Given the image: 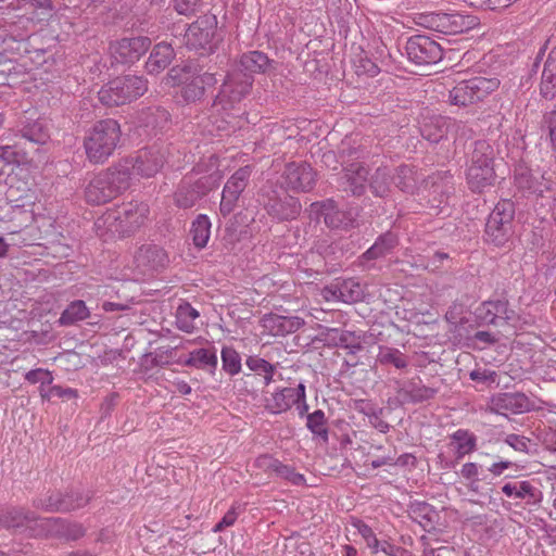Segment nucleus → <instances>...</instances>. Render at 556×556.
Wrapping results in <instances>:
<instances>
[{
  "instance_id": "f257e3e1",
  "label": "nucleus",
  "mask_w": 556,
  "mask_h": 556,
  "mask_svg": "<svg viewBox=\"0 0 556 556\" xmlns=\"http://www.w3.org/2000/svg\"><path fill=\"white\" fill-rule=\"evenodd\" d=\"M61 518H42L24 507L0 509V527L27 536H50L60 532Z\"/></svg>"
},
{
  "instance_id": "f03ea898",
  "label": "nucleus",
  "mask_w": 556,
  "mask_h": 556,
  "mask_svg": "<svg viewBox=\"0 0 556 556\" xmlns=\"http://www.w3.org/2000/svg\"><path fill=\"white\" fill-rule=\"evenodd\" d=\"M121 136V126L116 119L105 118L94 123L84 138L88 161L92 164L105 163L116 150Z\"/></svg>"
},
{
  "instance_id": "7ed1b4c3",
  "label": "nucleus",
  "mask_w": 556,
  "mask_h": 556,
  "mask_svg": "<svg viewBox=\"0 0 556 556\" xmlns=\"http://www.w3.org/2000/svg\"><path fill=\"white\" fill-rule=\"evenodd\" d=\"M130 187L127 164L116 163L92 178L85 189L86 201L101 205L115 199Z\"/></svg>"
},
{
  "instance_id": "20e7f679",
  "label": "nucleus",
  "mask_w": 556,
  "mask_h": 556,
  "mask_svg": "<svg viewBox=\"0 0 556 556\" xmlns=\"http://www.w3.org/2000/svg\"><path fill=\"white\" fill-rule=\"evenodd\" d=\"M149 207L144 203L128 202L108 210L101 215L96 226L105 228L112 235L126 237L139 229L148 217Z\"/></svg>"
},
{
  "instance_id": "39448f33",
  "label": "nucleus",
  "mask_w": 556,
  "mask_h": 556,
  "mask_svg": "<svg viewBox=\"0 0 556 556\" xmlns=\"http://www.w3.org/2000/svg\"><path fill=\"white\" fill-rule=\"evenodd\" d=\"M515 203L511 200H502L490 213L483 239L486 244L500 249H510L515 235Z\"/></svg>"
},
{
  "instance_id": "423d86ee",
  "label": "nucleus",
  "mask_w": 556,
  "mask_h": 556,
  "mask_svg": "<svg viewBox=\"0 0 556 556\" xmlns=\"http://www.w3.org/2000/svg\"><path fill=\"white\" fill-rule=\"evenodd\" d=\"M148 81L142 76L124 75L110 80L98 92L99 100L106 106L130 103L143 96Z\"/></svg>"
},
{
  "instance_id": "0eeeda50",
  "label": "nucleus",
  "mask_w": 556,
  "mask_h": 556,
  "mask_svg": "<svg viewBox=\"0 0 556 556\" xmlns=\"http://www.w3.org/2000/svg\"><path fill=\"white\" fill-rule=\"evenodd\" d=\"M460 50L463 48H444L441 43L424 35L410 37L405 45L408 60L416 66L425 67L439 63L444 56L454 60L456 59V52Z\"/></svg>"
},
{
  "instance_id": "6e6552de",
  "label": "nucleus",
  "mask_w": 556,
  "mask_h": 556,
  "mask_svg": "<svg viewBox=\"0 0 556 556\" xmlns=\"http://www.w3.org/2000/svg\"><path fill=\"white\" fill-rule=\"evenodd\" d=\"M496 77L477 76L459 81L448 92V102L453 105L465 108L485 100L500 87Z\"/></svg>"
},
{
  "instance_id": "1a4fd4ad",
  "label": "nucleus",
  "mask_w": 556,
  "mask_h": 556,
  "mask_svg": "<svg viewBox=\"0 0 556 556\" xmlns=\"http://www.w3.org/2000/svg\"><path fill=\"white\" fill-rule=\"evenodd\" d=\"M417 24L442 34L467 33L480 25L478 16L460 12H427L417 17Z\"/></svg>"
},
{
  "instance_id": "9d476101",
  "label": "nucleus",
  "mask_w": 556,
  "mask_h": 556,
  "mask_svg": "<svg viewBox=\"0 0 556 556\" xmlns=\"http://www.w3.org/2000/svg\"><path fill=\"white\" fill-rule=\"evenodd\" d=\"M218 174L205 175L195 178L192 175L185 176L174 192V203L179 208H191L219 185Z\"/></svg>"
},
{
  "instance_id": "9b49d317",
  "label": "nucleus",
  "mask_w": 556,
  "mask_h": 556,
  "mask_svg": "<svg viewBox=\"0 0 556 556\" xmlns=\"http://www.w3.org/2000/svg\"><path fill=\"white\" fill-rule=\"evenodd\" d=\"M216 33V16L204 14L187 28L184 36L185 45L189 50H194L201 55L211 54L217 48Z\"/></svg>"
},
{
  "instance_id": "f8f14e48",
  "label": "nucleus",
  "mask_w": 556,
  "mask_h": 556,
  "mask_svg": "<svg viewBox=\"0 0 556 556\" xmlns=\"http://www.w3.org/2000/svg\"><path fill=\"white\" fill-rule=\"evenodd\" d=\"M253 81L254 77L251 74L231 70L226 75L212 106H219L224 111L233 109L251 92Z\"/></svg>"
},
{
  "instance_id": "ddd939ff",
  "label": "nucleus",
  "mask_w": 556,
  "mask_h": 556,
  "mask_svg": "<svg viewBox=\"0 0 556 556\" xmlns=\"http://www.w3.org/2000/svg\"><path fill=\"white\" fill-rule=\"evenodd\" d=\"M261 197L267 214L279 222L293 220L301 213L299 199L290 195L282 187L265 189Z\"/></svg>"
},
{
  "instance_id": "4468645a",
  "label": "nucleus",
  "mask_w": 556,
  "mask_h": 556,
  "mask_svg": "<svg viewBox=\"0 0 556 556\" xmlns=\"http://www.w3.org/2000/svg\"><path fill=\"white\" fill-rule=\"evenodd\" d=\"M514 178L517 190L523 197L534 199L552 197L555 182L551 177H546L545 173L526 165H518L515 168Z\"/></svg>"
},
{
  "instance_id": "2eb2a0df",
  "label": "nucleus",
  "mask_w": 556,
  "mask_h": 556,
  "mask_svg": "<svg viewBox=\"0 0 556 556\" xmlns=\"http://www.w3.org/2000/svg\"><path fill=\"white\" fill-rule=\"evenodd\" d=\"M165 162V153L157 146L148 147L138 151L135 157L119 160L117 163L127 164L129 180L131 175L152 177L160 172Z\"/></svg>"
},
{
  "instance_id": "dca6fc26",
  "label": "nucleus",
  "mask_w": 556,
  "mask_h": 556,
  "mask_svg": "<svg viewBox=\"0 0 556 556\" xmlns=\"http://www.w3.org/2000/svg\"><path fill=\"white\" fill-rule=\"evenodd\" d=\"M476 321L479 326L515 325L517 313L509 307L505 299L482 302L475 311Z\"/></svg>"
},
{
  "instance_id": "f3484780",
  "label": "nucleus",
  "mask_w": 556,
  "mask_h": 556,
  "mask_svg": "<svg viewBox=\"0 0 556 556\" xmlns=\"http://www.w3.org/2000/svg\"><path fill=\"white\" fill-rule=\"evenodd\" d=\"M317 174L305 162H291L285 166L280 177V187L294 192H309L316 185Z\"/></svg>"
},
{
  "instance_id": "a211bd4d",
  "label": "nucleus",
  "mask_w": 556,
  "mask_h": 556,
  "mask_svg": "<svg viewBox=\"0 0 556 556\" xmlns=\"http://www.w3.org/2000/svg\"><path fill=\"white\" fill-rule=\"evenodd\" d=\"M252 167L247 165L238 168L227 180L222 192L219 212L225 217L237 207L239 198L248 187Z\"/></svg>"
},
{
  "instance_id": "6ab92c4d",
  "label": "nucleus",
  "mask_w": 556,
  "mask_h": 556,
  "mask_svg": "<svg viewBox=\"0 0 556 556\" xmlns=\"http://www.w3.org/2000/svg\"><path fill=\"white\" fill-rule=\"evenodd\" d=\"M534 408V402L522 392H500L490 397L486 409L493 414L507 416L522 414Z\"/></svg>"
},
{
  "instance_id": "aec40b11",
  "label": "nucleus",
  "mask_w": 556,
  "mask_h": 556,
  "mask_svg": "<svg viewBox=\"0 0 556 556\" xmlns=\"http://www.w3.org/2000/svg\"><path fill=\"white\" fill-rule=\"evenodd\" d=\"M369 170L359 162H351L343 166L337 175L336 182L340 191L348 195L361 197L366 191Z\"/></svg>"
},
{
  "instance_id": "412c9836",
  "label": "nucleus",
  "mask_w": 556,
  "mask_h": 556,
  "mask_svg": "<svg viewBox=\"0 0 556 556\" xmlns=\"http://www.w3.org/2000/svg\"><path fill=\"white\" fill-rule=\"evenodd\" d=\"M439 389L421 383L419 377L395 381V399L400 405L420 404L435 397Z\"/></svg>"
},
{
  "instance_id": "4be33fe9",
  "label": "nucleus",
  "mask_w": 556,
  "mask_h": 556,
  "mask_svg": "<svg viewBox=\"0 0 556 556\" xmlns=\"http://www.w3.org/2000/svg\"><path fill=\"white\" fill-rule=\"evenodd\" d=\"M151 46V39L147 36L122 38L111 43V53L116 62L134 64L146 54Z\"/></svg>"
},
{
  "instance_id": "5701e85b",
  "label": "nucleus",
  "mask_w": 556,
  "mask_h": 556,
  "mask_svg": "<svg viewBox=\"0 0 556 556\" xmlns=\"http://www.w3.org/2000/svg\"><path fill=\"white\" fill-rule=\"evenodd\" d=\"M450 172L433 174L424 180L421 192L424 199H428L431 207H439L444 203L453 191Z\"/></svg>"
},
{
  "instance_id": "b1692460",
  "label": "nucleus",
  "mask_w": 556,
  "mask_h": 556,
  "mask_svg": "<svg viewBox=\"0 0 556 556\" xmlns=\"http://www.w3.org/2000/svg\"><path fill=\"white\" fill-rule=\"evenodd\" d=\"M186 73H192L191 77H186L181 80V97L186 102H197L201 100L206 91V88L214 87L217 84L215 74L204 72L197 74L192 72L190 65L184 67Z\"/></svg>"
},
{
  "instance_id": "393cba45",
  "label": "nucleus",
  "mask_w": 556,
  "mask_h": 556,
  "mask_svg": "<svg viewBox=\"0 0 556 556\" xmlns=\"http://www.w3.org/2000/svg\"><path fill=\"white\" fill-rule=\"evenodd\" d=\"M501 490L507 497L523 501L530 507H539L543 501V492L535 480L507 481Z\"/></svg>"
},
{
  "instance_id": "a878e982",
  "label": "nucleus",
  "mask_w": 556,
  "mask_h": 556,
  "mask_svg": "<svg viewBox=\"0 0 556 556\" xmlns=\"http://www.w3.org/2000/svg\"><path fill=\"white\" fill-rule=\"evenodd\" d=\"M311 207L313 212L324 218L325 224L331 229H350L354 227L352 214L339 210L336 202L331 199L314 202Z\"/></svg>"
},
{
  "instance_id": "bb28decb",
  "label": "nucleus",
  "mask_w": 556,
  "mask_h": 556,
  "mask_svg": "<svg viewBox=\"0 0 556 556\" xmlns=\"http://www.w3.org/2000/svg\"><path fill=\"white\" fill-rule=\"evenodd\" d=\"M245 365L253 374H244L242 377L243 383L245 387L247 393H252L255 391L253 381L256 380V376H261L263 378V384L269 386L274 381V375L276 372V366L270 364L266 359L262 358L258 355H250L245 359Z\"/></svg>"
},
{
  "instance_id": "cd10ccee",
  "label": "nucleus",
  "mask_w": 556,
  "mask_h": 556,
  "mask_svg": "<svg viewBox=\"0 0 556 556\" xmlns=\"http://www.w3.org/2000/svg\"><path fill=\"white\" fill-rule=\"evenodd\" d=\"M304 320L298 316L267 314L262 318L263 328L271 336H286L298 331Z\"/></svg>"
},
{
  "instance_id": "c85d7f7f",
  "label": "nucleus",
  "mask_w": 556,
  "mask_h": 556,
  "mask_svg": "<svg viewBox=\"0 0 556 556\" xmlns=\"http://www.w3.org/2000/svg\"><path fill=\"white\" fill-rule=\"evenodd\" d=\"M305 397V386L299 383L295 388H283L271 394L267 400L266 408L273 414H280L291 408L294 403Z\"/></svg>"
},
{
  "instance_id": "c756f323",
  "label": "nucleus",
  "mask_w": 556,
  "mask_h": 556,
  "mask_svg": "<svg viewBox=\"0 0 556 556\" xmlns=\"http://www.w3.org/2000/svg\"><path fill=\"white\" fill-rule=\"evenodd\" d=\"M136 263L146 270H160L169 264V257L166 251L154 244L142 245L136 256Z\"/></svg>"
},
{
  "instance_id": "7c9ffc66",
  "label": "nucleus",
  "mask_w": 556,
  "mask_h": 556,
  "mask_svg": "<svg viewBox=\"0 0 556 556\" xmlns=\"http://www.w3.org/2000/svg\"><path fill=\"white\" fill-rule=\"evenodd\" d=\"M17 141H22L24 147L29 151H37L35 146L46 144L50 138L47 127L40 121H33L25 124L17 132L14 134Z\"/></svg>"
},
{
  "instance_id": "2f4dec72",
  "label": "nucleus",
  "mask_w": 556,
  "mask_h": 556,
  "mask_svg": "<svg viewBox=\"0 0 556 556\" xmlns=\"http://www.w3.org/2000/svg\"><path fill=\"white\" fill-rule=\"evenodd\" d=\"M393 180L401 191L413 194L420 191L419 182L424 184L425 178L415 165L402 164L396 167Z\"/></svg>"
},
{
  "instance_id": "473e14b6",
  "label": "nucleus",
  "mask_w": 556,
  "mask_h": 556,
  "mask_svg": "<svg viewBox=\"0 0 556 556\" xmlns=\"http://www.w3.org/2000/svg\"><path fill=\"white\" fill-rule=\"evenodd\" d=\"M540 96L549 101L556 99V47L548 52L544 62L540 81Z\"/></svg>"
},
{
  "instance_id": "72a5a7b5",
  "label": "nucleus",
  "mask_w": 556,
  "mask_h": 556,
  "mask_svg": "<svg viewBox=\"0 0 556 556\" xmlns=\"http://www.w3.org/2000/svg\"><path fill=\"white\" fill-rule=\"evenodd\" d=\"M175 58V51L172 45L160 42L155 45L146 62V68L149 74L156 75L167 68Z\"/></svg>"
},
{
  "instance_id": "f704fd0d",
  "label": "nucleus",
  "mask_w": 556,
  "mask_h": 556,
  "mask_svg": "<svg viewBox=\"0 0 556 556\" xmlns=\"http://www.w3.org/2000/svg\"><path fill=\"white\" fill-rule=\"evenodd\" d=\"M407 513L410 519L419 523L425 531L431 532L435 530L439 514L432 505L416 501L408 505Z\"/></svg>"
},
{
  "instance_id": "c9c22d12",
  "label": "nucleus",
  "mask_w": 556,
  "mask_h": 556,
  "mask_svg": "<svg viewBox=\"0 0 556 556\" xmlns=\"http://www.w3.org/2000/svg\"><path fill=\"white\" fill-rule=\"evenodd\" d=\"M397 243V237L393 232L388 231L380 235L375 243L359 256L361 265L366 266L367 262L387 256L394 250Z\"/></svg>"
},
{
  "instance_id": "e433bc0d",
  "label": "nucleus",
  "mask_w": 556,
  "mask_h": 556,
  "mask_svg": "<svg viewBox=\"0 0 556 556\" xmlns=\"http://www.w3.org/2000/svg\"><path fill=\"white\" fill-rule=\"evenodd\" d=\"M331 294L344 303H357L365 296L363 286L354 278L344 279L331 287Z\"/></svg>"
},
{
  "instance_id": "4c0bfd02",
  "label": "nucleus",
  "mask_w": 556,
  "mask_h": 556,
  "mask_svg": "<svg viewBox=\"0 0 556 556\" xmlns=\"http://www.w3.org/2000/svg\"><path fill=\"white\" fill-rule=\"evenodd\" d=\"M466 179L472 192L481 193L494 185L496 174L494 168L468 166Z\"/></svg>"
},
{
  "instance_id": "58836bf2",
  "label": "nucleus",
  "mask_w": 556,
  "mask_h": 556,
  "mask_svg": "<svg viewBox=\"0 0 556 556\" xmlns=\"http://www.w3.org/2000/svg\"><path fill=\"white\" fill-rule=\"evenodd\" d=\"M270 65L271 61L264 52L250 51L241 55L235 70L253 76V74L266 73Z\"/></svg>"
},
{
  "instance_id": "ea45409f",
  "label": "nucleus",
  "mask_w": 556,
  "mask_h": 556,
  "mask_svg": "<svg viewBox=\"0 0 556 556\" xmlns=\"http://www.w3.org/2000/svg\"><path fill=\"white\" fill-rule=\"evenodd\" d=\"M496 152L485 140H477L469 156L468 166L494 168Z\"/></svg>"
},
{
  "instance_id": "a19ab883",
  "label": "nucleus",
  "mask_w": 556,
  "mask_h": 556,
  "mask_svg": "<svg viewBox=\"0 0 556 556\" xmlns=\"http://www.w3.org/2000/svg\"><path fill=\"white\" fill-rule=\"evenodd\" d=\"M29 154V149L24 147L23 142L17 141L16 139L13 141V143L0 144V164H24L28 161Z\"/></svg>"
},
{
  "instance_id": "79ce46f5",
  "label": "nucleus",
  "mask_w": 556,
  "mask_h": 556,
  "mask_svg": "<svg viewBox=\"0 0 556 556\" xmlns=\"http://www.w3.org/2000/svg\"><path fill=\"white\" fill-rule=\"evenodd\" d=\"M177 363L198 369H208L213 372L217 367V355L215 350L202 348L190 352L188 358L185 361L178 359Z\"/></svg>"
},
{
  "instance_id": "37998d69",
  "label": "nucleus",
  "mask_w": 556,
  "mask_h": 556,
  "mask_svg": "<svg viewBox=\"0 0 556 556\" xmlns=\"http://www.w3.org/2000/svg\"><path fill=\"white\" fill-rule=\"evenodd\" d=\"M33 506L37 509L50 513H67L71 511L73 507L70 501L63 497V493L61 492H51L47 493L45 496L36 497L33 500Z\"/></svg>"
},
{
  "instance_id": "c03bdc74",
  "label": "nucleus",
  "mask_w": 556,
  "mask_h": 556,
  "mask_svg": "<svg viewBox=\"0 0 556 556\" xmlns=\"http://www.w3.org/2000/svg\"><path fill=\"white\" fill-rule=\"evenodd\" d=\"M0 86H14L24 81L27 75L26 68L14 60L0 58Z\"/></svg>"
},
{
  "instance_id": "a18cd8bd",
  "label": "nucleus",
  "mask_w": 556,
  "mask_h": 556,
  "mask_svg": "<svg viewBox=\"0 0 556 556\" xmlns=\"http://www.w3.org/2000/svg\"><path fill=\"white\" fill-rule=\"evenodd\" d=\"M169 122V113L161 106H151L140 114V123L151 130H162Z\"/></svg>"
},
{
  "instance_id": "49530a36",
  "label": "nucleus",
  "mask_w": 556,
  "mask_h": 556,
  "mask_svg": "<svg viewBox=\"0 0 556 556\" xmlns=\"http://www.w3.org/2000/svg\"><path fill=\"white\" fill-rule=\"evenodd\" d=\"M328 336L334 346L346 349L350 354H356L363 350L359 337L353 331L331 329Z\"/></svg>"
},
{
  "instance_id": "de8ad7c7",
  "label": "nucleus",
  "mask_w": 556,
  "mask_h": 556,
  "mask_svg": "<svg viewBox=\"0 0 556 556\" xmlns=\"http://www.w3.org/2000/svg\"><path fill=\"white\" fill-rule=\"evenodd\" d=\"M393 175L387 166L378 167L371 176L369 188L374 195L384 198L391 191Z\"/></svg>"
},
{
  "instance_id": "09e8293b",
  "label": "nucleus",
  "mask_w": 556,
  "mask_h": 556,
  "mask_svg": "<svg viewBox=\"0 0 556 556\" xmlns=\"http://www.w3.org/2000/svg\"><path fill=\"white\" fill-rule=\"evenodd\" d=\"M376 361L382 366L392 365L396 369H405L409 364L407 355L399 349L387 345H379Z\"/></svg>"
},
{
  "instance_id": "8fccbe9b",
  "label": "nucleus",
  "mask_w": 556,
  "mask_h": 556,
  "mask_svg": "<svg viewBox=\"0 0 556 556\" xmlns=\"http://www.w3.org/2000/svg\"><path fill=\"white\" fill-rule=\"evenodd\" d=\"M420 134L424 139L431 143H438L447 135V125L442 117H431L425 119L420 127Z\"/></svg>"
},
{
  "instance_id": "3c124183",
  "label": "nucleus",
  "mask_w": 556,
  "mask_h": 556,
  "mask_svg": "<svg viewBox=\"0 0 556 556\" xmlns=\"http://www.w3.org/2000/svg\"><path fill=\"white\" fill-rule=\"evenodd\" d=\"M90 312L83 300L71 302L62 312L59 324L61 326H71L89 317Z\"/></svg>"
},
{
  "instance_id": "603ef678",
  "label": "nucleus",
  "mask_w": 556,
  "mask_h": 556,
  "mask_svg": "<svg viewBox=\"0 0 556 556\" xmlns=\"http://www.w3.org/2000/svg\"><path fill=\"white\" fill-rule=\"evenodd\" d=\"M307 429L319 439L323 443L327 444L329 440V431L327 427V418L321 409H317L306 416Z\"/></svg>"
},
{
  "instance_id": "864d4df0",
  "label": "nucleus",
  "mask_w": 556,
  "mask_h": 556,
  "mask_svg": "<svg viewBox=\"0 0 556 556\" xmlns=\"http://www.w3.org/2000/svg\"><path fill=\"white\" fill-rule=\"evenodd\" d=\"M211 222L206 215H199L192 223L190 235L198 249H203L210 239Z\"/></svg>"
},
{
  "instance_id": "5fc2aeb1",
  "label": "nucleus",
  "mask_w": 556,
  "mask_h": 556,
  "mask_svg": "<svg viewBox=\"0 0 556 556\" xmlns=\"http://www.w3.org/2000/svg\"><path fill=\"white\" fill-rule=\"evenodd\" d=\"M451 439L456 443V458L460 459L466 454L473 452L477 447V438L468 430L458 429Z\"/></svg>"
},
{
  "instance_id": "6e6d98bb",
  "label": "nucleus",
  "mask_w": 556,
  "mask_h": 556,
  "mask_svg": "<svg viewBox=\"0 0 556 556\" xmlns=\"http://www.w3.org/2000/svg\"><path fill=\"white\" fill-rule=\"evenodd\" d=\"M223 368L226 372L233 376L241 371L240 354L231 346H224L222 350Z\"/></svg>"
},
{
  "instance_id": "4d7b16f0",
  "label": "nucleus",
  "mask_w": 556,
  "mask_h": 556,
  "mask_svg": "<svg viewBox=\"0 0 556 556\" xmlns=\"http://www.w3.org/2000/svg\"><path fill=\"white\" fill-rule=\"evenodd\" d=\"M199 317V313L189 303L180 305L177 311V324L178 328L190 332L193 330V320Z\"/></svg>"
},
{
  "instance_id": "13d9d810",
  "label": "nucleus",
  "mask_w": 556,
  "mask_h": 556,
  "mask_svg": "<svg viewBox=\"0 0 556 556\" xmlns=\"http://www.w3.org/2000/svg\"><path fill=\"white\" fill-rule=\"evenodd\" d=\"M340 157L346 165L349 161H356L365 157L366 151L361 146H353L351 139H344L339 147Z\"/></svg>"
},
{
  "instance_id": "bf43d9fd",
  "label": "nucleus",
  "mask_w": 556,
  "mask_h": 556,
  "mask_svg": "<svg viewBox=\"0 0 556 556\" xmlns=\"http://www.w3.org/2000/svg\"><path fill=\"white\" fill-rule=\"evenodd\" d=\"M353 525L366 542V545L372 551L374 554H377L379 552L380 541L377 539L372 529L362 520H357Z\"/></svg>"
},
{
  "instance_id": "052dcab7",
  "label": "nucleus",
  "mask_w": 556,
  "mask_h": 556,
  "mask_svg": "<svg viewBox=\"0 0 556 556\" xmlns=\"http://www.w3.org/2000/svg\"><path fill=\"white\" fill-rule=\"evenodd\" d=\"M274 473L276 475V477L285 479L294 485H301L305 482V478L303 475L295 472L293 467L283 465L279 460L277 464V468H275Z\"/></svg>"
},
{
  "instance_id": "680f3d73",
  "label": "nucleus",
  "mask_w": 556,
  "mask_h": 556,
  "mask_svg": "<svg viewBox=\"0 0 556 556\" xmlns=\"http://www.w3.org/2000/svg\"><path fill=\"white\" fill-rule=\"evenodd\" d=\"M504 442L514 448L518 453H522L528 455L530 453V447L533 445L532 440L528 437L509 433L504 438Z\"/></svg>"
},
{
  "instance_id": "e2e57ef3",
  "label": "nucleus",
  "mask_w": 556,
  "mask_h": 556,
  "mask_svg": "<svg viewBox=\"0 0 556 556\" xmlns=\"http://www.w3.org/2000/svg\"><path fill=\"white\" fill-rule=\"evenodd\" d=\"M177 348L160 346L154 353H150L148 356L151 357L152 366H165L168 365L173 357L174 352Z\"/></svg>"
},
{
  "instance_id": "0e129e2a",
  "label": "nucleus",
  "mask_w": 556,
  "mask_h": 556,
  "mask_svg": "<svg viewBox=\"0 0 556 556\" xmlns=\"http://www.w3.org/2000/svg\"><path fill=\"white\" fill-rule=\"evenodd\" d=\"M63 497H66V500L70 501V503L73 505V507L71 508L72 511L86 506L90 502L92 494H90L89 492L84 493L78 490H72L63 494Z\"/></svg>"
},
{
  "instance_id": "69168bd1",
  "label": "nucleus",
  "mask_w": 556,
  "mask_h": 556,
  "mask_svg": "<svg viewBox=\"0 0 556 556\" xmlns=\"http://www.w3.org/2000/svg\"><path fill=\"white\" fill-rule=\"evenodd\" d=\"M24 8L27 10H33L34 12L36 10H40V14L42 16L38 15V20H43L45 17L49 16L52 11V4L50 0H24Z\"/></svg>"
},
{
  "instance_id": "338daca9",
  "label": "nucleus",
  "mask_w": 556,
  "mask_h": 556,
  "mask_svg": "<svg viewBox=\"0 0 556 556\" xmlns=\"http://www.w3.org/2000/svg\"><path fill=\"white\" fill-rule=\"evenodd\" d=\"M542 125L547 129L552 147L556 150V110L543 115Z\"/></svg>"
},
{
  "instance_id": "774afa93",
  "label": "nucleus",
  "mask_w": 556,
  "mask_h": 556,
  "mask_svg": "<svg viewBox=\"0 0 556 556\" xmlns=\"http://www.w3.org/2000/svg\"><path fill=\"white\" fill-rule=\"evenodd\" d=\"M25 379L30 383L41 382V391H43V384H51L53 377L51 372L43 369H33L25 375Z\"/></svg>"
}]
</instances>
